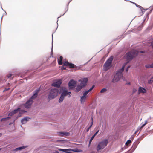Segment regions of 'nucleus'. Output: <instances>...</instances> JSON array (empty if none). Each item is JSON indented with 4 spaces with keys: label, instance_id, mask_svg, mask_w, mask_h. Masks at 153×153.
Segmentation results:
<instances>
[{
    "label": "nucleus",
    "instance_id": "1a4fd4ad",
    "mask_svg": "<svg viewBox=\"0 0 153 153\" xmlns=\"http://www.w3.org/2000/svg\"><path fill=\"white\" fill-rule=\"evenodd\" d=\"M62 82V80L61 79L56 80L51 84V85L57 88H59L61 86V85Z\"/></svg>",
    "mask_w": 153,
    "mask_h": 153
},
{
    "label": "nucleus",
    "instance_id": "0e129e2a",
    "mask_svg": "<svg viewBox=\"0 0 153 153\" xmlns=\"http://www.w3.org/2000/svg\"><path fill=\"white\" fill-rule=\"evenodd\" d=\"M12 75V74H10L7 75V77L9 78H10L11 77Z\"/></svg>",
    "mask_w": 153,
    "mask_h": 153
},
{
    "label": "nucleus",
    "instance_id": "ea45409f",
    "mask_svg": "<svg viewBox=\"0 0 153 153\" xmlns=\"http://www.w3.org/2000/svg\"><path fill=\"white\" fill-rule=\"evenodd\" d=\"M14 113H13V112L12 111L9 112V113H8V117H10V118H11V117L13 116V115H14Z\"/></svg>",
    "mask_w": 153,
    "mask_h": 153
},
{
    "label": "nucleus",
    "instance_id": "4d7b16f0",
    "mask_svg": "<svg viewBox=\"0 0 153 153\" xmlns=\"http://www.w3.org/2000/svg\"><path fill=\"white\" fill-rule=\"evenodd\" d=\"M10 89V88H5L4 89V90L3 91V92H5V91H8V90H9Z\"/></svg>",
    "mask_w": 153,
    "mask_h": 153
},
{
    "label": "nucleus",
    "instance_id": "c03bdc74",
    "mask_svg": "<svg viewBox=\"0 0 153 153\" xmlns=\"http://www.w3.org/2000/svg\"><path fill=\"white\" fill-rule=\"evenodd\" d=\"M143 123V122H142V123L141 124H142V125L141 126H139L138 127V128L140 130L142 129L145 126V125L144 123Z\"/></svg>",
    "mask_w": 153,
    "mask_h": 153
},
{
    "label": "nucleus",
    "instance_id": "49530a36",
    "mask_svg": "<svg viewBox=\"0 0 153 153\" xmlns=\"http://www.w3.org/2000/svg\"><path fill=\"white\" fill-rule=\"evenodd\" d=\"M107 91V89L105 88H103L100 91V93H103L104 92H105Z\"/></svg>",
    "mask_w": 153,
    "mask_h": 153
},
{
    "label": "nucleus",
    "instance_id": "39448f33",
    "mask_svg": "<svg viewBox=\"0 0 153 153\" xmlns=\"http://www.w3.org/2000/svg\"><path fill=\"white\" fill-rule=\"evenodd\" d=\"M137 55V53L135 52L128 51L125 54V58L127 61H131Z\"/></svg>",
    "mask_w": 153,
    "mask_h": 153
},
{
    "label": "nucleus",
    "instance_id": "412c9836",
    "mask_svg": "<svg viewBox=\"0 0 153 153\" xmlns=\"http://www.w3.org/2000/svg\"><path fill=\"white\" fill-rule=\"evenodd\" d=\"M149 9L150 10V11L149 12H147L146 14V18H147L148 19L149 15L151 13L152 11L153 10V5L150 7L149 8Z\"/></svg>",
    "mask_w": 153,
    "mask_h": 153
},
{
    "label": "nucleus",
    "instance_id": "09e8293b",
    "mask_svg": "<svg viewBox=\"0 0 153 153\" xmlns=\"http://www.w3.org/2000/svg\"><path fill=\"white\" fill-rule=\"evenodd\" d=\"M94 87H95V85H93L92 86V87L89 90H88V91L89 92H90V91H91L94 89Z\"/></svg>",
    "mask_w": 153,
    "mask_h": 153
},
{
    "label": "nucleus",
    "instance_id": "e2e57ef3",
    "mask_svg": "<svg viewBox=\"0 0 153 153\" xmlns=\"http://www.w3.org/2000/svg\"><path fill=\"white\" fill-rule=\"evenodd\" d=\"M15 120H15V119H14V120H13V122H10V123H9V125H11L13 123H14V122H15Z\"/></svg>",
    "mask_w": 153,
    "mask_h": 153
},
{
    "label": "nucleus",
    "instance_id": "c85d7f7f",
    "mask_svg": "<svg viewBox=\"0 0 153 153\" xmlns=\"http://www.w3.org/2000/svg\"><path fill=\"white\" fill-rule=\"evenodd\" d=\"M53 34H52V48L51 49V56L53 54Z\"/></svg>",
    "mask_w": 153,
    "mask_h": 153
},
{
    "label": "nucleus",
    "instance_id": "052dcab7",
    "mask_svg": "<svg viewBox=\"0 0 153 153\" xmlns=\"http://www.w3.org/2000/svg\"><path fill=\"white\" fill-rule=\"evenodd\" d=\"M91 128V127L89 126L86 129V132H88Z\"/></svg>",
    "mask_w": 153,
    "mask_h": 153
},
{
    "label": "nucleus",
    "instance_id": "423d86ee",
    "mask_svg": "<svg viewBox=\"0 0 153 153\" xmlns=\"http://www.w3.org/2000/svg\"><path fill=\"white\" fill-rule=\"evenodd\" d=\"M59 93L61 95L64 97L68 96V97H70L71 94V93L70 91H68V89L65 87H62L60 89Z\"/></svg>",
    "mask_w": 153,
    "mask_h": 153
},
{
    "label": "nucleus",
    "instance_id": "69168bd1",
    "mask_svg": "<svg viewBox=\"0 0 153 153\" xmlns=\"http://www.w3.org/2000/svg\"><path fill=\"white\" fill-rule=\"evenodd\" d=\"M59 59V60L62 61L63 57L62 56H60Z\"/></svg>",
    "mask_w": 153,
    "mask_h": 153
},
{
    "label": "nucleus",
    "instance_id": "4c0bfd02",
    "mask_svg": "<svg viewBox=\"0 0 153 153\" xmlns=\"http://www.w3.org/2000/svg\"><path fill=\"white\" fill-rule=\"evenodd\" d=\"M125 37V35H124V34H123L121 35H120V36H118L117 39H121L123 38H124Z\"/></svg>",
    "mask_w": 153,
    "mask_h": 153
},
{
    "label": "nucleus",
    "instance_id": "5fc2aeb1",
    "mask_svg": "<svg viewBox=\"0 0 153 153\" xmlns=\"http://www.w3.org/2000/svg\"><path fill=\"white\" fill-rule=\"evenodd\" d=\"M65 66H63V65H62V67L61 68V69L62 71L66 69V67H65Z\"/></svg>",
    "mask_w": 153,
    "mask_h": 153
},
{
    "label": "nucleus",
    "instance_id": "bb28decb",
    "mask_svg": "<svg viewBox=\"0 0 153 153\" xmlns=\"http://www.w3.org/2000/svg\"><path fill=\"white\" fill-rule=\"evenodd\" d=\"M37 97V95H36L33 93V94L31 96V97L29 99L30 100H33V99H36Z\"/></svg>",
    "mask_w": 153,
    "mask_h": 153
},
{
    "label": "nucleus",
    "instance_id": "f3484780",
    "mask_svg": "<svg viewBox=\"0 0 153 153\" xmlns=\"http://www.w3.org/2000/svg\"><path fill=\"white\" fill-rule=\"evenodd\" d=\"M28 146H20V147H17V148H16L15 149L13 150V151H14L16 152L18 151L21 150L23 149H24L27 148Z\"/></svg>",
    "mask_w": 153,
    "mask_h": 153
},
{
    "label": "nucleus",
    "instance_id": "f704fd0d",
    "mask_svg": "<svg viewBox=\"0 0 153 153\" xmlns=\"http://www.w3.org/2000/svg\"><path fill=\"white\" fill-rule=\"evenodd\" d=\"M90 120H91V122H90V125L89 126H90L91 127L93 125V117H91V118H90Z\"/></svg>",
    "mask_w": 153,
    "mask_h": 153
},
{
    "label": "nucleus",
    "instance_id": "393cba45",
    "mask_svg": "<svg viewBox=\"0 0 153 153\" xmlns=\"http://www.w3.org/2000/svg\"><path fill=\"white\" fill-rule=\"evenodd\" d=\"M145 67L146 68H153V62L151 64L146 65Z\"/></svg>",
    "mask_w": 153,
    "mask_h": 153
},
{
    "label": "nucleus",
    "instance_id": "864d4df0",
    "mask_svg": "<svg viewBox=\"0 0 153 153\" xmlns=\"http://www.w3.org/2000/svg\"><path fill=\"white\" fill-rule=\"evenodd\" d=\"M137 90L135 88H133V89L132 92L133 93H135L137 92Z\"/></svg>",
    "mask_w": 153,
    "mask_h": 153
},
{
    "label": "nucleus",
    "instance_id": "c9c22d12",
    "mask_svg": "<svg viewBox=\"0 0 153 153\" xmlns=\"http://www.w3.org/2000/svg\"><path fill=\"white\" fill-rule=\"evenodd\" d=\"M21 114H23L25 113L26 112H27V111H25L24 110L21 109L20 108V109L19 110V111Z\"/></svg>",
    "mask_w": 153,
    "mask_h": 153
},
{
    "label": "nucleus",
    "instance_id": "79ce46f5",
    "mask_svg": "<svg viewBox=\"0 0 153 153\" xmlns=\"http://www.w3.org/2000/svg\"><path fill=\"white\" fill-rule=\"evenodd\" d=\"M57 61H58V64L59 65H61L62 64V61L59 60V59L58 57L57 58Z\"/></svg>",
    "mask_w": 153,
    "mask_h": 153
},
{
    "label": "nucleus",
    "instance_id": "72a5a7b5",
    "mask_svg": "<svg viewBox=\"0 0 153 153\" xmlns=\"http://www.w3.org/2000/svg\"><path fill=\"white\" fill-rule=\"evenodd\" d=\"M94 137V136H92V137L91 138V139H90L89 141V144L88 145V146L89 147L90 146V145L92 142V141Z\"/></svg>",
    "mask_w": 153,
    "mask_h": 153
},
{
    "label": "nucleus",
    "instance_id": "774afa93",
    "mask_svg": "<svg viewBox=\"0 0 153 153\" xmlns=\"http://www.w3.org/2000/svg\"><path fill=\"white\" fill-rule=\"evenodd\" d=\"M25 74H22L20 75V76L21 77L23 78L25 76Z\"/></svg>",
    "mask_w": 153,
    "mask_h": 153
},
{
    "label": "nucleus",
    "instance_id": "de8ad7c7",
    "mask_svg": "<svg viewBox=\"0 0 153 153\" xmlns=\"http://www.w3.org/2000/svg\"><path fill=\"white\" fill-rule=\"evenodd\" d=\"M58 150L60 151H62L64 152H65V151H66L67 150H68V149H61V148H59L58 149Z\"/></svg>",
    "mask_w": 153,
    "mask_h": 153
},
{
    "label": "nucleus",
    "instance_id": "f257e3e1",
    "mask_svg": "<svg viewBox=\"0 0 153 153\" xmlns=\"http://www.w3.org/2000/svg\"><path fill=\"white\" fill-rule=\"evenodd\" d=\"M59 90L56 88H52L49 91L48 95V100L49 101L55 98L58 94Z\"/></svg>",
    "mask_w": 153,
    "mask_h": 153
},
{
    "label": "nucleus",
    "instance_id": "c756f323",
    "mask_svg": "<svg viewBox=\"0 0 153 153\" xmlns=\"http://www.w3.org/2000/svg\"><path fill=\"white\" fill-rule=\"evenodd\" d=\"M20 109V108L19 107L18 108L15 109L13 111H12L14 114L18 113L19 111V110Z\"/></svg>",
    "mask_w": 153,
    "mask_h": 153
},
{
    "label": "nucleus",
    "instance_id": "e433bc0d",
    "mask_svg": "<svg viewBox=\"0 0 153 153\" xmlns=\"http://www.w3.org/2000/svg\"><path fill=\"white\" fill-rule=\"evenodd\" d=\"M153 79L152 78V77H151V78H150L148 81V82L149 84H151L152 82H153Z\"/></svg>",
    "mask_w": 153,
    "mask_h": 153
},
{
    "label": "nucleus",
    "instance_id": "f03ea898",
    "mask_svg": "<svg viewBox=\"0 0 153 153\" xmlns=\"http://www.w3.org/2000/svg\"><path fill=\"white\" fill-rule=\"evenodd\" d=\"M145 136L144 135H143L136 140L133 144L131 149L125 153H132L136 149L140 141Z\"/></svg>",
    "mask_w": 153,
    "mask_h": 153
},
{
    "label": "nucleus",
    "instance_id": "4468645a",
    "mask_svg": "<svg viewBox=\"0 0 153 153\" xmlns=\"http://www.w3.org/2000/svg\"><path fill=\"white\" fill-rule=\"evenodd\" d=\"M127 1H130L131 3H133L137 7H138L140 8L141 10V12H140V15L138 16H140L143 15V12L142 11V9H144V8L141 6L139 5L138 4H137L135 2H132L131 1H130L129 0Z\"/></svg>",
    "mask_w": 153,
    "mask_h": 153
},
{
    "label": "nucleus",
    "instance_id": "b1692460",
    "mask_svg": "<svg viewBox=\"0 0 153 153\" xmlns=\"http://www.w3.org/2000/svg\"><path fill=\"white\" fill-rule=\"evenodd\" d=\"M10 119V117H7L5 118H2L1 120L0 121L1 122H5L7 120H9Z\"/></svg>",
    "mask_w": 153,
    "mask_h": 153
},
{
    "label": "nucleus",
    "instance_id": "8fccbe9b",
    "mask_svg": "<svg viewBox=\"0 0 153 153\" xmlns=\"http://www.w3.org/2000/svg\"><path fill=\"white\" fill-rule=\"evenodd\" d=\"M65 141V140H57V141L58 142H61V143H63Z\"/></svg>",
    "mask_w": 153,
    "mask_h": 153
},
{
    "label": "nucleus",
    "instance_id": "4be33fe9",
    "mask_svg": "<svg viewBox=\"0 0 153 153\" xmlns=\"http://www.w3.org/2000/svg\"><path fill=\"white\" fill-rule=\"evenodd\" d=\"M68 67L71 68H74L75 70L76 65L71 62H69L68 65Z\"/></svg>",
    "mask_w": 153,
    "mask_h": 153
},
{
    "label": "nucleus",
    "instance_id": "bf43d9fd",
    "mask_svg": "<svg viewBox=\"0 0 153 153\" xmlns=\"http://www.w3.org/2000/svg\"><path fill=\"white\" fill-rule=\"evenodd\" d=\"M134 135H132L131 136V137L129 139H130V140H132V141L133 139H134Z\"/></svg>",
    "mask_w": 153,
    "mask_h": 153
},
{
    "label": "nucleus",
    "instance_id": "dca6fc26",
    "mask_svg": "<svg viewBox=\"0 0 153 153\" xmlns=\"http://www.w3.org/2000/svg\"><path fill=\"white\" fill-rule=\"evenodd\" d=\"M30 119V118L28 117H25L21 120V123L22 124H25L29 120V119Z\"/></svg>",
    "mask_w": 153,
    "mask_h": 153
},
{
    "label": "nucleus",
    "instance_id": "37998d69",
    "mask_svg": "<svg viewBox=\"0 0 153 153\" xmlns=\"http://www.w3.org/2000/svg\"><path fill=\"white\" fill-rule=\"evenodd\" d=\"M143 123V122H142V123L141 124H142V125L141 126H139L138 127V128L140 130L142 129L145 126V125L144 123Z\"/></svg>",
    "mask_w": 153,
    "mask_h": 153
},
{
    "label": "nucleus",
    "instance_id": "680f3d73",
    "mask_svg": "<svg viewBox=\"0 0 153 153\" xmlns=\"http://www.w3.org/2000/svg\"><path fill=\"white\" fill-rule=\"evenodd\" d=\"M126 85H131V83L127 81L126 83Z\"/></svg>",
    "mask_w": 153,
    "mask_h": 153
},
{
    "label": "nucleus",
    "instance_id": "58836bf2",
    "mask_svg": "<svg viewBox=\"0 0 153 153\" xmlns=\"http://www.w3.org/2000/svg\"><path fill=\"white\" fill-rule=\"evenodd\" d=\"M69 62H68V61H65V62L63 63V66H68V64H69Z\"/></svg>",
    "mask_w": 153,
    "mask_h": 153
},
{
    "label": "nucleus",
    "instance_id": "5701e85b",
    "mask_svg": "<svg viewBox=\"0 0 153 153\" xmlns=\"http://www.w3.org/2000/svg\"><path fill=\"white\" fill-rule=\"evenodd\" d=\"M87 97L85 96L82 95V96L80 97V101L82 104L85 102V99Z\"/></svg>",
    "mask_w": 153,
    "mask_h": 153
},
{
    "label": "nucleus",
    "instance_id": "7c9ffc66",
    "mask_svg": "<svg viewBox=\"0 0 153 153\" xmlns=\"http://www.w3.org/2000/svg\"><path fill=\"white\" fill-rule=\"evenodd\" d=\"M83 65H81L79 66H77L76 65V68L75 69L76 70H79L81 69L83 67Z\"/></svg>",
    "mask_w": 153,
    "mask_h": 153
},
{
    "label": "nucleus",
    "instance_id": "aec40b11",
    "mask_svg": "<svg viewBox=\"0 0 153 153\" xmlns=\"http://www.w3.org/2000/svg\"><path fill=\"white\" fill-rule=\"evenodd\" d=\"M149 9L150 10V11L149 12H147L146 14V18H147L148 19L149 15L151 13L152 11L153 10V5L150 7L149 8Z\"/></svg>",
    "mask_w": 153,
    "mask_h": 153
},
{
    "label": "nucleus",
    "instance_id": "13d9d810",
    "mask_svg": "<svg viewBox=\"0 0 153 153\" xmlns=\"http://www.w3.org/2000/svg\"><path fill=\"white\" fill-rule=\"evenodd\" d=\"M2 17H3V16H2V17L1 18V22L0 27V35H1V23H2Z\"/></svg>",
    "mask_w": 153,
    "mask_h": 153
},
{
    "label": "nucleus",
    "instance_id": "9b49d317",
    "mask_svg": "<svg viewBox=\"0 0 153 153\" xmlns=\"http://www.w3.org/2000/svg\"><path fill=\"white\" fill-rule=\"evenodd\" d=\"M76 83V81L75 80L73 79H71L68 83V85L69 89H73V88H74V87L75 86Z\"/></svg>",
    "mask_w": 153,
    "mask_h": 153
},
{
    "label": "nucleus",
    "instance_id": "473e14b6",
    "mask_svg": "<svg viewBox=\"0 0 153 153\" xmlns=\"http://www.w3.org/2000/svg\"><path fill=\"white\" fill-rule=\"evenodd\" d=\"M144 24H143L142 23H141V24L140 25V26H139L137 27V30L139 31H140L141 30L142 28L143 27V26Z\"/></svg>",
    "mask_w": 153,
    "mask_h": 153
},
{
    "label": "nucleus",
    "instance_id": "2eb2a0df",
    "mask_svg": "<svg viewBox=\"0 0 153 153\" xmlns=\"http://www.w3.org/2000/svg\"><path fill=\"white\" fill-rule=\"evenodd\" d=\"M82 88L81 86H80L79 85L76 86V87L75 86L74 88L72 89L75 92L78 93L79 92Z\"/></svg>",
    "mask_w": 153,
    "mask_h": 153
},
{
    "label": "nucleus",
    "instance_id": "0eeeda50",
    "mask_svg": "<svg viewBox=\"0 0 153 153\" xmlns=\"http://www.w3.org/2000/svg\"><path fill=\"white\" fill-rule=\"evenodd\" d=\"M123 77V74H121L119 72L116 71V73L113 79L111 80V82L113 83L118 82Z\"/></svg>",
    "mask_w": 153,
    "mask_h": 153
},
{
    "label": "nucleus",
    "instance_id": "2f4dec72",
    "mask_svg": "<svg viewBox=\"0 0 153 153\" xmlns=\"http://www.w3.org/2000/svg\"><path fill=\"white\" fill-rule=\"evenodd\" d=\"M73 151L77 152H82V150L79 149L75 148L73 150Z\"/></svg>",
    "mask_w": 153,
    "mask_h": 153
},
{
    "label": "nucleus",
    "instance_id": "9d476101",
    "mask_svg": "<svg viewBox=\"0 0 153 153\" xmlns=\"http://www.w3.org/2000/svg\"><path fill=\"white\" fill-rule=\"evenodd\" d=\"M33 102V100H30L28 99L26 102L24 104V106L27 109H29L31 108V105Z\"/></svg>",
    "mask_w": 153,
    "mask_h": 153
},
{
    "label": "nucleus",
    "instance_id": "cd10ccee",
    "mask_svg": "<svg viewBox=\"0 0 153 153\" xmlns=\"http://www.w3.org/2000/svg\"><path fill=\"white\" fill-rule=\"evenodd\" d=\"M65 98V97L63 96L62 95H60V96L59 98L58 102L59 103L62 102L63 100Z\"/></svg>",
    "mask_w": 153,
    "mask_h": 153
},
{
    "label": "nucleus",
    "instance_id": "603ef678",
    "mask_svg": "<svg viewBox=\"0 0 153 153\" xmlns=\"http://www.w3.org/2000/svg\"><path fill=\"white\" fill-rule=\"evenodd\" d=\"M99 130H97L96 131V132L94 133V134L93 136H94V137H95L97 134L99 132Z\"/></svg>",
    "mask_w": 153,
    "mask_h": 153
},
{
    "label": "nucleus",
    "instance_id": "6ab92c4d",
    "mask_svg": "<svg viewBox=\"0 0 153 153\" xmlns=\"http://www.w3.org/2000/svg\"><path fill=\"white\" fill-rule=\"evenodd\" d=\"M125 67V65H123L121 68L117 70L116 71L117 72L118 71L119 73H120L121 74H123V72L124 71Z\"/></svg>",
    "mask_w": 153,
    "mask_h": 153
},
{
    "label": "nucleus",
    "instance_id": "a878e982",
    "mask_svg": "<svg viewBox=\"0 0 153 153\" xmlns=\"http://www.w3.org/2000/svg\"><path fill=\"white\" fill-rule=\"evenodd\" d=\"M41 91L40 89V87L37 89H36L33 92V93H34V94H36V95H38V93Z\"/></svg>",
    "mask_w": 153,
    "mask_h": 153
},
{
    "label": "nucleus",
    "instance_id": "6e6d98bb",
    "mask_svg": "<svg viewBox=\"0 0 153 153\" xmlns=\"http://www.w3.org/2000/svg\"><path fill=\"white\" fill-rule=\"evenodd\" d=\"M68 150L65 151V153H71V152H69V151L71 150L70 149H68Z\"/></svg>",
    "mask_w": 153,
    "mask_h": 153
},
{
    "label": "nucleus",
    "instance_id": "a18cd8bd",
    "mask_svg": "<svg viewBox=\"0 0 153 153\" xmlns=\"http://www.w3.org/2000/svg\"><path fill=\"white\" fill-rule=\"evenodd\" d=\"M143 123V122H142V123L141 124H142V125L141 126H139L138 127V128L140 130L142 129L145 126V125L144 123Z\"/></svg>",
    "mask_w": 153,
    "mask_h": 153
},
{
    "label": "nucleus",
    "instance_id": "6e6552de",
    "mask_svg": "<svg viewBox=\"0 0 153 153\" xmlns=\"http://www.w3.org/2000/svg\"><path fill=\"white\" fill-rule=\"evenodd\" d=\"M88 79L87 77L83 78L82 79L78 80V81L80 83L79 85L82 88H85L87 85L88 82Z\"/></svg>",
    "mask_w": 153,
    "mask_h": 153
},
{
    "label": "nucleus",
    "instance_id": "20e7f679",
    "mask_svg": "<svg viewBox=\"0 0 153 153\" xmlns=\"http://www.w3.org/2000/svg\"><path fill=\"white\" fill-rule=\"evenodd\" d=\"M114 58L113 56H111L107 59L103 65V68L105 71H106L111 67V63Z\"/></svg>",
    "mask_w": 153,
    "mask_h": 153
},
{
    "label": "nucleus",
    "instance_id": "a211bd4d",
    "mask_svg": "<svg viewBox=\"0 0 153 153\" xmlns=\"http://www.w3.org/2000/svg\"><path fill=\"white\" fill-rule=\"evenodd\" d=\"M132 140L130 139L127 140L125 144V149L127 148L129 146Z\"/></svg>",
    "mask_w": 153,
    "mask_h": 153
},
{
    "label": "nucleus",
    "instance_id": "3c124183",
    "mask_svg": "<svg viewBox=\"0 0 153 153\" xmlns=\"http://www.w3.org/2000/svg\"><path fill=\"white\" fill-rule=\"evenodd\" d=\"M21 116V114L19 112V113L17 116L16 117V118L15 119V120H16V119L18 118L19 117H20Z\"/></svg>",
    "mask_w": 153,
    "mask_h": 153
},
{
    "label": "nucleus",
    "instance_id": "ddd939ff",
    "mask_svg": "<svg viewBox=\"0 0 153 153\" xmlns=\"http://www.w3.org/2000/svg\"><path fill=\"white\" fill-rule=\"evenodd\" d=\"M58 134L59 136L64 137L69 136L70 134V133L66 131H61L58 132Z\"/></svg>",
    "mask_w": 153,
    "mask_h": 153
},
{
    "label": "nucleus",
    "instance_id": "f8f14e48",
    "mask_svg": "<svg viewBox=\"0 0 153 153\" xmlns=\"http://www.w3.org/2000/svg\"><path fill=\"white\" fill-rule=\"evenodd\" d=\"M146 92L147 90L145 88L140 86L139 87L138 90V94L145 93H146Z\"/></svg>",
    "mask_w": 153,
    "mask_h": 153
},
{
    "label": "nucleus",
    "instance_id": "a19ab883",
    "mask_svg": "<svg viewBox=\"0 0 153 153\" xmlns=\"http://www.w3.org/2000/svg\"><path fill=\"white\" fill-rule=\"evenodd\" d=\"M89 92L88 90L83 92V95L85 96L86 97H87V94Z\"/></svg>",
    "mask_w": 153,
    "mask_h": 153
},
{
    "label": "nucleus",
    "instance_id": "7ed1b4c3",
    "mask_svg": "<svg viewBox=\"0 0 153 153\" xmlns=\"http://www.w3.org/2000/svg\"><path fill=\"white\" fill-rule=\"evenodd\" d=\"M109 142L108 139H104L99 142L97 146V151L98 152L104 149L108 145Z\"/></svg>",
    "mask_w": 153,
    "mask_h": 153
},
{
    "label": "nucleus",
    "instance_id": "338daca9",
    "mask_svg": "<svg viewBox=\"0 0 153 153\" xmlns=\"http://www.w3.org/2000/svg\"><path fill=\"white\" fill-rule=\"evenodd\" d=\"M59 152L57 150H55L53 153H59Z\"/></svg>",
    "mask_w": 153,
    "mask_h": 153
}]
</instances>
